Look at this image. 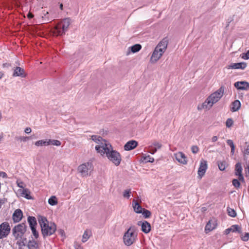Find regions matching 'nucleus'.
I'll use <instances>...</instances> for the list:
<instances>
[{
    "mask_svg": "<svg viewBox=\"0 0 249 249\" xmlns=\"http://www.w3.org/2000/svg\"><path fill=\"white\" fill-rule=\"evenodd\" d=\"M38 221L41 227L42 234L44 237L52 235L56 231V225L54 223H49L45 217L38 216Z\"/></svg>",
    "mask_w": 249,
    "mask_h": 249,
    "instance_id": "f257e3e1",
    "label": "nucleus"
},
{
    "mask_svg": "<svg viewBox=\"0 0 249 249\" xmlns=\"http://www.w3.org/2000/svg\"><path fill=\"white\" fill-rule=\"evenodd\" d=\"M223 94L224 88L223 87H221L217 90L208 96L205 101L202 103L201 108H199L198 107V109H210L213 104L217 102L221 99Z\"/></svg>",
    "mask_w": 249,
    "mask_h": 249,
    "instance_id": "f03ea898",
    "label": "nucleus"
},
{
    "mask_svg": "<svg viewBox=\"0 0 249 249\" xmlns=\"http://www.w3.org/2000/svg\"><path fill=\"white\" fill-rule=\"evenodd\" d=\"M168 43V39L164 38L157 44L150 57L151 63H156L162 57L167 49Z\"/></svg>",
    "mask_w": 249,
    "mask_h": 249,
    "instance_id": "7ed1b4c3",
    "label": "nucleus"
},
{
    "mask_svg": "<svg viewBox=\"0 0 249 249\" xmlns=\"http://www.w3.org/2000/svg\"><path fill=\"white\" fill-rule=\"evenodd\" d=\"M99 154L101 155L106 154L108 159L116 166H118L122 160L120 153L115 150H113L109 143L107 144V146Z\"/></svg>",
    "mask_w": 249,
    "mask_h": 249,
    "instance_id": "20e7f679",
    "label": "nucleus"
},
{
    "mask_svg": "<svg viewBox=\"0 0 249 249\" xmlns=\"http://www.w3.org/2000/svg\"><path fill=\"white\" fill-rule=\"evenodd\" d=\"M137 231L135 226H131L124 233L123 241L125 245L129 246L132 245L137 240Z\"/></svg>",
    "mask_w": 249,
    "mask_h": 249,
    "instance_id": "39448f33",
    "label": "nucleus"
},
{
    "mask_svg": "<svg viewBox=\"0 0 249 249\" xmlns=\"http://www.w3.org/2000/svg\"><path fill=\"white\" fill-rule=\"evenodd\" d=\"M70 24L71 19L70 18L64 19L54 27L53 31V35L56 36H61L65 35L68 31Z\"/></svg>",
    "mask_w": 249,
    "mask_h": 249,
    "instance_id": "423d86ee",
    "label": "nucleus"
},
{
    "mask_svg": "<svg viewBox=\"0 0 249 249\" xmlns=\"http://www.w3.org/2000/svg\"><path fill=\"white\" fill-rule=\"evenodd\" d=\"M93 169V166L91 162H88L79 165L78 171L82 177H85L90 175Z\"/></svg>",
    "mask_w": 249,
    "mask_h": 249,
    "instance_id": "0eeeda50",
    "label": "nucleus"
},
{
    "mask_svg": "<svg viewBox=\"0 0 249 249\" xmlns=\"http://www.w3.org/2000/svg\"><path fill=\"white\" fill-rule=\"evenodd\" d=\"M91 139L95 142L97 144L95 146V148L98 153H100L105 147L108 144L107 141L103 139L101 137L96 135H92Z\"/></svg>",
    "mask_w": 249,
    "mask_h": 249,
    "instance_id": "6e6552de",
    "label": "nucleus"
},
{
    "mask_svg": "<svg viewBox=\"0 0 249 249\" xmlns=\"http://www.w3.org/2000/svg\"><path fill=\"white\" fill-rule=\"evenodd\" d=\"M11 228L7 222H3L0 225V239H3L8 236L10 232Z\"/></svg>",
    "mask_w": 249,
    "mask_h": 249,
    "instance_id": "1a4fd4ad",
    "label": "nucleus"
},
{
    "mask_svg": "<svg viewBox=\"0 0 249 249\" xmlns=\"http://www.w3.org/2000/svg\"><path fill=\"white\" fill-rule=\"evenodd\" d=\"M26 231V226L24 223L18 224L13 230V234L17 237H21Z\"/></svg>",
    "mask_w": 249,
    "mask_h": 249,
    "instance_id": "9d476101",
    "label": "nucleus"
},
{
    "mask_svg": "<svg viewBox=\"0 0 249 249\" xmlns=\"http://www.w3.org/2000/svg\"><path fill=\"white\" fill-rule=\"evenodd\" d=\"M208 168L207 162L206 160L202 159L200 162L199 167L198 170V178L200 179L205 175Z\"/></svg>",
    "mask_w": 249,
    "mask_h": 249,
    "instance_id": "9b49d317",
    "label": "nucleus"
},
{
    "mask_svg": "<svg viewBox=\"0 0 249 249\" xmlns=\"http://www.w3.org/2000/svg\"><path fill=\"white\" fill-rule=\"evenodd\" d=\"M176 160L180 164L186 165L187 163V158L185 155L182 152H178L174 154Z\"/></svg>",
    "mask_w": 249,
    "mask_h": 249,
    "instance_id": "f8f14e48",
    "label": "nucleus"
},
{
    "mask_svg": "<svg viewBox=\"0 0 249 249\" xmlns=\"http://www.w3.org/2000/svg\"><path fill=\"white\" fill-rule=\"evenodd\" d=\"M138 225L141 226L142 231L145 233H148L151 231V225L146 221H139Z\"/></svg>",
    "mask_w": 249,
    "mask_h": 249,
    "instance_id": "ddd939ff",
    "label": "nucleus"
},
{
    "mask_svg": "<svg viewBox=\"0 0 249 249\" xmlns=\"http://www.w3.org/2000/svg\"><path fill=\"white\" fill-rule=\"evenodd\" d=\"M234 87L238 90L249 89V83L246 81H238L234 83Z\"/></svg>",
    "mask_w": 249,
    "mask_h": 249,
    "instance_id": "4468645a",
    "label": "nucleus"
},
{
    "mask_svg": "<svg viewBox=\"0 0 249 249\" xmlns=\"http://www.w3.org/2000/svg\"><path fill=\"white\" fill-rule=\"evenodd\" d=\"M242 167L240 162H238L235 165V175L238 176V179L240 181H243L244 180V177L242 174Z\"/></svg>",
    "mask_w": 249,
    "mask_h": 249,
    "instance_id": "2eb2a0df",
    "label": "nucleus"
},
{
    "mask_svg": "<svg viewBox=\"0 0 249 249\" xmlns=\"http://www.w3.org/2000/svg\"><path fill=\"white\" fill-rule=\"evenodd\" d=\"M138 143L136 141L130 140L124 145V149L126 151L133 150L138 146Z\"/></svg>",
    "mask_w": 249,
    "mask_h": 249,
    "instance_id": "dca6fc26",
    "label": "nucleus"
},
{
    "mask_svg": "<svg viewBox=\"0 0 249 249\" xmlns=\"http://www.w3.org/2000/svg\"><path fill=\"white\" fill-rule=\"evenodd\" d=\"M23 216L22 212L20 209H17L13 214V219L14 222H18L22 218Z\"/></svg>",
    "mask_w": 249,
    "mask_h": 249,
    "instance_id": "f3484780",
    "label": "nucleus"
},
{
    "mask_svg": "<svg viewBox=\"0 0 249 249\" xmlns=\"http://www.w3.org/2000/svg\"><path fill=\"white\" fill-rule=\"evenodd\" d=\"M13 76H20L21 77H25L26 76V74L25 73L24 69L20 67H17L14 70Z\"/></svg>",
    "mask_w": 249,
    "mask_h": 249,
    "instance_id": "a211bd4d",
    "label": "nucleus"
},
{
    "mask_svg": "<svg viewBox=\"0 0 249 249\" xmlns=\"http://www.w3.org/2000/svg\"><path fill=\"white\" fill-rule=\"evenodd\" d=\"M216 224L214 220H210L208 223L206 224L205 231L206 232L208 231H211L215 228Z\"/></svg>",
    "mask_w": 249,
    "mask_h": 249,
    "instance_id": "6ab92c4d",
    "label": "nucleus"
},
{
    "mask_svg": "<svg viewBox=\"0 0 249 249\" xmlns=\"http://www.w3.org/2000/svg\"><path fill=\"white\" fill-rule=\"evenodd\" d=\"M18 192L21 196L24 197L28 199H31V196H30L31 193L28 189H19L18 190Z\"/></svg>",
    "mask_w": 249,
    "mask_h": 249,
    "instance_id": "aec40b11",
    "label": "nucleus"
},
{
    "mask_svg": "<svg viewBox=\"0 0 249 249\" xmlns=\"http://www.w3.org/2000/svg\"><path fill=\"white\" fill-rule=\"evenodd\" d=\"M132 207L134 212L137 213H142V211L144 209L142 208L139 203L135 200H133V201Z\"/></svg>",
    "mask_w": 249,
    "mask_h": 249,
    "instance_id": "412c9836",
    "label": "nucleus"
},
{
    "mask_svg": "<svg viewBox=\"0 0 249 249\" xmlns=\"http://www.w3.org/2000/svg\"><path fill=\"white\" fill-rule=\"evenodd\" d=\"M247 67V64L244 62L233 63L230 66V68L233 69H244Z\"/></svg>",
    "mask_w": 249,
    "mask_h": 249,
    "instance_id": "4be33fe9",
    "label": "nucleus"
},
{
    "mask_svg": "<svg viewBox=\"0 0 249 249\" xmlns=\"http://www.w3.org/2000/svg\"><path fill=\"white\" fill-rule=\"evenodd\" d=\"M35 144L36 146H47L50 145L49 139L41 140L35 142Z\"/></svg>",
    "mask_w": 249,
    "mask_h": 249,
    "instance_id": "5701e85b",
    "label": "nucleus"
},
{
    "mask_svg": "<svg viewBox=\"0 0 249 249\" xmlns=\"http://www.w3.org/2000/svg\"><path fill=\"white\" fill-rule=\"evenodd\" d=\"M241 107V103L239 100H235L231 104V110L232 112L237 111Z\"/></svg>",
    "mask_w": 249,
    "mask_h": 249,
    "instance_id": "b1692460",
    "label": "nucleus"
},
{
    "mask_svg": "<svg viewBox=\"0 0 249 249\" xmlns=\"http://www.w3.org/2000/svg\"><path fill=\"white\" fill-rule=\"evenodd\" d=\"M91 235V231L90 230H86L83 234L82 242L85 243L90 238Z\"/></svg>",
    "mask_w": 249,
    "mask_h": 249,
    "instance_id": "393cba45",
    "label": "nucleus"
},
{
    "mask_svg": "<svg viewBox=\"0 0 249 249\" xmlns=\"http://www.w3.org/2000/svg\"><path fill=\"white\" fill-rule=\"evenodd\" d=\"M28 222L31 228H32V227H36V221L35 217L29 216L28 217Z\"/></svg>",
    "mask_w": 249,
    "mask_h": 249,
    "instance_id": "a878e982",
    "label": "nucleus"
},
{
    "mask_svg": "<svg viewBox=\"0 0 249 249\" xmlns=\"http://www.w3.org/2000/svg\"><path fill=\"white\" fill-rule=\"evenodd\" d=\"M217 164L218 168L221 171L225 170L227 165V162L224 160L218 161Z\"/></svg>",
    "mask_w": 249,
    "mask_h": 249,
    "instance_id": "bb28decb",
    "label": "nucleus"
},
{
    "mask_svg": "<svg viewBox=\"0 0 249 249\" xmlns=\"http://www.w3.org/2000/svg\"><path fill=\"white\" fill-rule=\"evenodd\" d=\"M48 203L52 206L55 205L57 204V200L55 196H52L48 200Z\"/></svg>",
    "mask_w": 249,
    "mask_h": 249,
    "instance_id": "cd10ccee",
    "label": "nucleus"
},
{
    "mask_svg": "<svg viewBox=\"0 0 249 249\" xmlns=\"http://www.w3.org/2000/svg\"><path fill=\"white\" fill-rule=\"evenodd\" d=\"M227 143L231 147V155H233L234 153L235 146H234V144L233 143L232 140H228L227 141Z\"/></svg>",
    "mask_w": 249,
    "mask_h": 249,
    "instance_id": "c85d7f7f",
    "label": "nucleus"
},
{
    "mask_svg": "<svg viewBox=\"0 0 249 249\" xmlns=\"http://www.w3.org/2000/svg\"><path fill=\"white\" fill-rule=\"evenodd\" d=\"M143 217L144 218H148L150 217L151 216V213L150 211L146 210L145 209H143L142 211V213Z\"/></svg>",
    "mask_w": 249,
    "mask_h": 249,
    "instance_id": "c756f323",
    "label": "nucleus"
},
{
    "mask_svg": "<svg viewBox=\"0 0 249 249\" xmlns=\"http://www.w3.org/2000/svg\"><path fill=\"white\" fill-rule=\"evenodd\" d=\"M29 249H37V244L34 241H30L28 244Z\"/></svg>",
    "mask_w": 249,
    "mask_h": 249,
    "instance_id": "7c9ffc66",
    "label": "nucleus"
},
{
    "mask_svg": "<svg viewBox=\"0 0 249 249\" xmlns=\"http://www.w3.org/2000/svg\"><path fill=\"white\" fill-rule=\"evenodd\" d=\"M231 230L232 232H236L241 233V228L237 225H233L231 227Z\"/></svg>",
    "mask_w": 249,
    "mask_h": 249,
    "instance_id": "2f4dec72",
    "label": "nucleus"
},
{
    "mask_svg": "<svg viewBox=\"0 0 249 249\" xmlns=\"http://www.w3.org/2000/svg\"><path fill=\"white\" fill-rule=\"evenodd\" d=\"M142 48V46L140 44H135L133 46H132V47H131V50L132 51V52H133V53H136V52H138V51H139Z\"/></svg>",
    "mask_w": 249,
    "mask_h": 249,
    "instance_id": "473e14b6",
    "label": "nucleus"
},
{
    "mask_svg": "<svg viewBox=\"0 0 249 249\" xmlns=\"http://www.w3.org/2000/svg\"><path fill=\"white\" fill-rule=\"evenodd\" d=\"M227 212L229 215L232 217H234L236 215V213L233 209L228 207L227 208Z\"/></svg>",
    "mask_w": 249,
    "mask_h": 249,
    "instance_id": "72a5a7b5",
    "label": "nucleus"
},
{
    "mask_svg": "<svg viewBox=\"0 0 249 249\" xmlns=\"http://www.w3.org/2000/svg\"><path fill=\"white\" fill-rule=\"evenodd\" d=\"M50 145H53L56 146H60L61 145V142L57 140H51L49 139Z\"/></svg>",
    "mask_w": 249,
    "mask_h": 249,
    "instance_id": "f704fd0d",
    "label": "nucleus"
},
{
    "mask_svg": "<svg viewBox=\"0 0 249 249\" xmlns=\"http://www.w3.org/2000/svg\"><path fill=\"white\" fill-rule=\"evenodd\" d=\"M31 229L33 235H34L36 239H37L38 237L39 234L38 232L36 230V227H32Z\"/></svg>",
    "mask_w": 249,
    "mask_h": 249,
    "instance_id": "c9c22d12",
    "label": "nucleus"
},
{
    "mask_svg": "<svg viewBox=\"0 0 249 249\" xmlns=\"http://www.w3.org/2000/svg\"><path fill=\"white\" fill-rule=\"evenodd\" d=\"M30 139L29 137L27 136H20L17 138V140L23 142H26Z\"/></svg>",
    "mask_w": 249,
    "mask_h": 249,
    "instance_id": "e433bc0d",
    "label": "nucleus"
},
{
    "mask_svg": "<svg viewBox=\"0 0 249 249\" xmlns=\"http://www.w3.org/2000/svg\"><path fill=\"white\" fill-rule=\"evenodd\" d=\"M130 190H125L124 192L123 196L124 197L128 199L130 196Z\"/></svg>",
    "mask_w": 249,
    "mask_h": 249,
    "instance_id": "4c0bfd02",
    "label": "nucleus"
},
{
    "mask_svg": "<svg viewBox=\"0 0 249 249\" xmlns=\"http://www.w3.org/2000/svg\"><path fill=\"white\" fill-rule=\"evenodd\" d=\"M233 120L231 118H229L227 120L226 122V125L227 127H231L233 124Z\"/></svg>",
    "mask_w": 249,
    "mask_h": 249,
    "instance_id": "58836bf2",
    "label": "nucleus"
},
{
    "mask_svg": "<svg viewBox=\"0 0 249 249\" xmlns=\"http://www.w3.org/2000/svg\"><path fill=\"white\" fill-rule=\"evenodd\" d=\"M241 238H242V240L244 241H248L249 239V233L246 232L244 233V234H242Z\"/></svg>",
    "mask_w": 249,
    "mask_h": 249,
    "instance_id": "ea45409f",
    "label": "nucleus"
},
{
    "mask_svg": "<svg viewBox=\"0 0 249 249\" xmlns=\"http://www.w3.org/2000/svg\"><path fill=\"white\" fill-rule=\"evenodd\" d=\"M143 159L145 162H153L154 161V158L152 157H151L150 156H147L144 157Z\"/></svg>",
    "mask_w": 249,
    "mask_h": 249,
    "instance_id": "a19ab883",
    "label": "nucleus"
},
{
    "mask_svg": "<svg viewBox=\"0 0 249 249\" xmlns=\"http://www.w3.org/2000/svg\"><path fill=\"white\" fill-rule=\"evenodd\" d=\"M239 180V179L238 180L237 179H234L232 180V184L236 188L239 187V186L240 185V183Z\"/></svg>",
    "mask_w": 249,
    "mask_h": 249,
    "instance_id": "79ce46f5",
    "label": "nucleus"
},
{
    "mask_svg": "<svg viewBox=\"0 0 249 249\" xmlns=\"http://www.w3.org/2000/svg\"><path fill=\"white\" fill-rule=\"evenodd\" d=\"M241 57L242 59L247 60L249 59V50L246 53H243L241 55Z\"/></svg>",
    "mask_w": 249,
    "mask_h": 249,
    "instance_id": "37998d69",
    "label": "nucleus"
},
{
    "mask_svg": "<svg viewBox=\"0 0 249 249\" xmlns=\"http://www.w3.org/2000/svg\"><path fill=\"white\" fill-rule=\"evenodd\" d=\"M199 150L198 147L196 145H193L191 147V151L193 153L196 154Z\"/></svg>",
    "mask_w": 249,
    "mask_h": 249,
    "instance_id": "c03bdc74",
    "label": "nucleus"
},
{
    "mask_svg": "<svg viewBox=\"0 0 249 249\" xmlns=\"http://www.w3.org/2000/svg\"><path fill=\"white\" fill-rule=\"evenodd\" d=\"M153 146L155 147V149H156L157 150L160 149L161 147V144L158 142H155L153 143Z\"/></svg>",
    "mask_w": 249,
    "mask_h": 249,
    "instance_id": "a18cd8bd",
    "label": "nucleus"
},
{
    "mask_svg": "<svg viewBox=\"0 0 249 249\" xmlns=\"http://www.w3.org/2000/svg\"><path fill=\"white\" fill-rule=\"evenodd\" d=\"M17 185L18 187H19L20 189L24 188L23 187V182L21 181L17 180Z\"/></svg>",
    "mask_w": 249,
    "mask_h": 249,
    "instance_id": "49530a36",
    "label": "nucleus"
},
{
    "mask_svg": "<svg viewBox=\"0 0 249 249\" xmlns=\"http://www.w3.org/2000/svg\"><path fill=\"white\" fill-rule=\"evenodd\" d=\"M74 247L75 249H83L82 246L77 243H74Z\"/></svg>",
    "mask_w": 249,
    "mask_h": 249,
    "instance_id": "de8ad7c7",
    "label": "nucleus"
},
{
    "mask_svg": "<svg viewBox=\"0 0 249 249\" xmlns=\"http://www.w3.org/2000/svg\"><path fill=\"white\" fill-rule=\"evenodd\" d=\"M24 132L26 134H30L32 132V129L30 127H26L25 130H24Z\"/></svg>",
    "mask_w": 249,
    "mask_h": 249,
    "instance_id": "09e8293b",
    "label": "nucleus"
},
{
    "mask_svg": "<svg viewBox=\"0 0 249 249\" xmlns=\"http://www.w3.org/2000/svg\"><path fill=\"white\" fill-rule=\"evenodd\" d=\"M0 177L2 178H7V174L5 172H0Z\"/></svg>",
    "mask_w": 249,
    "mask_h": 249,
    "instance_id": "8fccbe9b",
    "label": "nucleus"
},
{
    "mask_svg": "<svg viewBox=\"0 0 249 249\" xmlns=\"http://www.w3.org/2000/svg\"><path fill=\"white\" fill-rule=\"evenodd\" d=\"M150 150H151L150 153L152 154H154L157 151V150L156 149H155V147L152 146H151V147Z\"/></svg>",
    "mask_w": 249,
    "mask_h": 249,
    "instance_id": "3c124183",
    "label": "nucleus"
},
{
    "mask_svg": "<svg viewBox=\"0 0 249 249\" xmlns=\"http://www.w3.org/2000/svg\"><path fill=\"white\" fill-rule=\"evenodd\" d=\"M217 140H218V137L216 136H213L212 138V141L213 142H215L217 141Z\"/></svg>",
    "mask_w": 249,
    "mask_h": 249,
    "instance_id": "603ef678",
    "label": "nucleus"
},
{
    "mask_svg": "<svg viewBox=\"0 0 249 249\" xmlns=\"http://www.w3.org/2000/svg\"><path fill=\"white\" fill-rule=\"evenodd\" d=\"M231 231V230L230 227V228H228L225 231V234H228Z\"/></svg>",
    "mask_w": 249,
    "mask_h": 249,
    "instance_id": "864d4df0",
    "label": "nucleus"
},
{
    "mask_svg": "<svg viewBox=\"0 0 249 249\" xmlns=\"http://www.w3.org/2000/svg\"><path fill=\"white\" fill-rule=\"evenodd\" d=\"M58 232H59V234H60L62 236H63L64 235V231L63 230H59L58 231Z\"/></svg>",
    "mask_w": 249,
    "mask_h": 249,
    "instance_id": "5fc2aeb1",
    "label": "nucleus"
},
{
    "mask_svg": "<svg viewBox=\"0 0 249 249\" xmlns=\"http://www.w3.org/2000/svg\"><path fill=\"white\" fill-rule=\"evenodd\" d=\"M9 66H10V65L9 63H6L3 64V67H9Z\"/></svg>",
    "mask_w": 249,
    "mask_h": 249,
    "instance_id": "6e6d98bb",
    "label": "nucleus"
},
{
    "mask_svg": "<svg viewBox=\"0 0 249 249\" xmlns=\"http://www.w3.org/2000/svg\"><path fill=\"white\" fill-rule=\"evenodd\" d=\"M33 15L31 13H28V15H27V17L29 18H32L33 17Z\"/></svg>",
    "mask_w": 249,
    "mask_h": 249,
    "instance_id": "4d7b16f0",
    "label": "nucleus"
},
{
    "mask_svg": "<svg viewBox=\"0 0 249 249\" xmlns=\"http://www.w3.org/2000/svg\"><path fill=\"white\" fill-rule=\"evenodd\" d=\"M3 134L1 133L0 134V142H1V141H2V139H3Z\"/></svg>",
    "mask_w": 249,
    "mask_h": 249,
    "instance_id": "13d9d810",
    "label": "nucleus"
},
{
    "mask_svg": "<svg viewBox=\"0 0 249 249\" xmlns=\"http://www.w3.org/2000/svg\"><path fill=\"white\" fill-rule=\"evenodd\" d=\"M3 75V74L1 72H0V79H1Z\"/></svg>",
    "mask_w": 249,
    "mask_h": 249,
    "instance_id": "bf43d9fd",
    "label": "nucleus"
},
{
    "mask_svg": "<svg viewBox=\"0 0 249 249\" xmlns=\"http://www.w3.org/2000/svg\"><path fill=\"white\" fill-rule=\"evenodd\" d=\"M60 8L62 10L63 9V4L61 3L60 5Z\"/></svg>",
    "mask_w": 249,
    "mask_h": 249,
    "instance_id": "052dcab7",
    "label": "nucleus"
},
{
    "mask_svg": "<svg viewBox=\"0 0 249 249\" xmlns=\"http://www.w3.org/2000/svg\"><path fill=\"white\" fill-rule=\"evenodd\" d=\"M247 152L249 153V146H248L247 149Z\"/></svg>",
    "mask_w": 249,
    "mask_h": 249,
    "instance_id": "680f3d73",
    "label": "nucleus"
}]
</instances>
